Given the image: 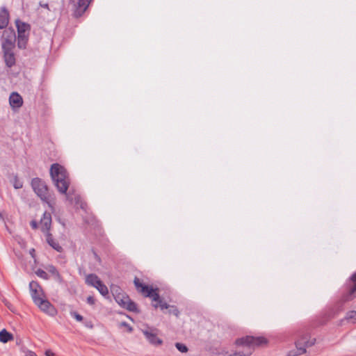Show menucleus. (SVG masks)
Segmentation results:
<instances>
[{
    "mask_svg": "<svg viewBox=\"0 0 356 356\" xmlns=\"http://www.w3.org/2000/svg\"><path fill=\"white\" fill-rule=\"evenodd\" d=\"M46 236V241L47 243L55 250H56L58 252H61L63 251V248L58 242H57L52 236V234L47 232V233L45 234Z\"/></svg>",
    "mask_w": 356,
    "mask_h": 356,
    "instance_id": "f3484780",
    "label": "nucleus"
},
{
    "mask_svg": "<svg viewBox=\"0 0 356 356\" xmlns=\"http://www.w3.org/2000/svg\"><path fill=\"white\" fill-rule=\"evenodd\" d=\"M95 298L92 296H88L87 298V302L90 305H94L95 304Z\"/></svg>",
    "mask_w": 356,
    "mask_h": 356,
    "instance_id": "c756f323",
    "label": "nucleus"
},
{
    "mask_svg": "<svg viewBox=\"0 0 356 356\" xmlns=\"http://www.w3.org/2000/svg\"><path fill=\"white\" fill-rule=\"evenodd\" d=\"M91 1L92 0H72L74 17H81L88 8Z\"/></svg>",
    "mask_w": 356,
    "mask_h": 356,
    "instance_id": "1a4fd4ad",
    "label": "nucleus"
},
{
    "mask_svg": "<svg viewBox=\"0 0 356 356\" xmlns=\"http://www.w3.org/2000/svg\"><path fill=\"white\" fill-rule=\"evenodd\" d=\"M26 356H37L36 354L32 351H29L27 354H26Z\"/></svg>",
    "mask_w": 356,
    "mask_h": 356,
    "instance_id": "473e14b6",
    "label": "nucleus"
},
{
    "mask_svg": "<svg viewBox=\"0 0 356 356\" xmlns=\"http://www.w3.org/2000/svg\"><path fill=\"white\" fill-rule=\"evenodd\" d=\"M267 343V340L263 337L246 336L238 339L236 344L243 348L230 356H249L256 347L262 346Z\"/></svg>",
    "mask_w": 356,
    "mask_h": 356,
    "instance_id": "f03ea898",
    "label": "nucleus"
},
{
    "mask_svg": "<svg viewBox=\"0 0 356 356\" xmlns=\"http://www.w3.org/2000/svg\"><path fill=\"white\" fill-rule=\"evenodd\" d=\"M115 300L122 307L130 312L137 311V306L136 303L131 301L127 296L119 293L115 296Z\"/></svg>",
    "mask_w": 356,
    "mask_h": 356,
    "instance_id": "6e6552de",
    "label": "nucleus"
},
{
    "mask_svg": "<svg viewBox=\"0 0 356 356\" xmlns=\"http://www.w3.org/2000/svg\"><path fill=\"white\" fill-rule=\"evenodd\" d=\"M346 318L350 323H356V311H350L346 314Z\"/></svg>",
    "mask_w": 356,
    "mask_h": 356,
    "instance_id": "4be33fe9",
    "label": "nucleus"
},
{
    "mask_svg": "<svg viewBox=\"0 0 356 356\" xmlns=\"http://www.w3.org/2000/svg\"><path fill=\"white\" fill-rule=\"evenodd\" d=\"M40 229L45 234L49 232L51 225V215L44 212L40 222Z\"/></svg>",
    "mask_w": 356,
    "mask_h": 356,
    "instance_id": "4468645a",
    "label": "nucleus"
},
{
    "mask_svg": "<svg viewBox=\"0 0 356 356\" xmlns=\"http://www.w3.org/2000/svg\"><path fill=\"white\" fill-rule=\"evenodd\" d=\"M35 274L40 278L44 280H48L49 275L48 274L43 270L39 268L37 270H35Z\"/></svg>",
    "mask_w": 356,
    "mask_h": 356,
    "instance_id": "5701e85b",
    "label": "nucleus"
},
{
    "mask_svg": "<svg viewBox=\"0 0 356 356\" xmlns=\"http://www.w3.org/2000/svg\"><path fill=\"white\" fill-rule=\"evenodd\" d=\"M120 326L121 327H125V328L127 329L129 332H131L132 330H133L132 327L126 322H122L120 323Z\"/></svg>",
    "mask_w": 356,
    "mask_h": 356,
    "instance_id": "cd10ccee",
    "label": "nucleus"
},
{
    "mask_svg": "<svg viewBox=\"0 0 356 356\" xmlns=\"http://www.w3.org/2000/svg\"><path fill=\"white\" fill-rule=\"evenodd\" d=\"M14 49H2L3 60L8 67H12L15 65L16 58Z\"/></svg>",
    "mask_w": 356,
    "mask_h": 356,
    "instance_id": "ddd939ff",
    "label": "nucleus"
},
{
    "mask_svg": "<svg viewBox=\"0 0 356 356\" xmlns=\"http://www.w3.org/2000/svg\"><path fill=\"white\" fill-rule=\"evenodd\" d=\"M51 177L61 194H65L67 200L75 204H79L81 201V197L79 195H71L70 192L67 193L70 184L69 175L65 168L58 163H54L50 168Z\"/></svg>",
    "mask_w": 356,
    "mask_h": 356,
    "instance_id": "f257e3e1",
    "label": "nucleus"
},
{
    "mask_svg": "<svg viewBox=\"0 0 356 356\" xmlns=\"http://www.w3.org/2000/svg\"><path fill=\"white\" fill-rule=\"evenodd\" d=\"M175 346L181 353H186L188 351V348L183 343H176Z\"/></svg>",
    "mask_w": 356,
    "mask_h": 356,
    "instance_id": "393cba45",
    "label": "nucleus"
},
{
    "mask_svg": "<svg viewBox=\"0 0 356 356\" xmlns=\"http://www.w3.org/2000/svg\"><path fill=\"white\" fill-rule=\"evenodd\" d=\"M49 271L54 275H59L58 270L54 266H50L48 268Z\"/></svg>",
    "mask_w": 356,
    "mask_h": 356,
    "instance_id": "c85d7f7f",
    "label": "nucleus"
},
{
    "mask_svg": "<svg viewBox=\"0 0 356 356\" xmlns=\"http://www.w3.org/2000/svg\"><path fill=\"white\" fill-rule=\"evenodd\" d=\"M168 312L169 314H173L175 316L178 317L179 315V311L177 308V307L173 305H170V307L168 308Z\"/></svg>",
    "mask_w": 356,
    "mask_h": 356,
    "instance_id": "b1692460",
    "label": "nucleus"
},
{
    "mask_svg": "<svg viewBox=\"0 0 356 356\" xmlns=\"http://www.w3.org/2000/svg\"><path fill=\"white\" fill-rule=\"evenodd\" d=\"M17 29V46L19 49H25L30 30L29 24L17 19L15 22Z\"/></svg>",
    "mask_w": 356,
    "mask_h": 356,
    "instance_id": "423d86ee",
    "label": "nucleus"
},
{
    "mask_svg": "<svg viewBox=\"0 0 356 356\" xmlns=\"http://www.w3.org/2000/svg\"><path fill=\"white\" fill-rule=\"evenodd\" d=\"M46 356H54V353L49 350L45 351Z\"/></svg>",
    "mask_w": 356,
    "mask_h": 356,
    "instance_id": "2f4dec72",
    "label": "nucleus"
},
{
    "mask_svg": "<svg viewBox=\"0 0 356 356\" xmlns=\"http://www.w3.org/2000/svg\"><path fill=\"white\" fill-rule=\"evenodd\" d=\"M9 103L13 108H19L22 106V97L17 92H12L9 97Z\"/></svg>",
    "mask_w": 356,
    "mask_h": 356,
    "instance_id": "2eb2a0df",
    "label": "nucleus"
},
{
    "mask_svg": "<svg viewBox=\"0 0 356 356\" xmlns=\"http://www.w3.org/2000/svg\"><path fill=\"white\" fill-rule=\"evenodd\" d=\"M35 252V250H34V249H31V250H30V254H31V255H33V252Z\"/></svg>",
    "mask_w": 356,
    "mask_h": 356,
    "instance_id": "72a5a7b5",
    "label": "nucleus"
},
{
    "mask_svg": "<svg viewBox=\"0 0 356 356\" xmlns=\"http://www.w3.org/2000/svg\"><path fill=\"white\" fill-rule=\"evenodd\" d=\"M35 304L40 308L41 311L47 314L48 315L54 316L57 313L56 309L51 303H50V302H49L45 298V297L40 300L38 299L35 300Z\"/></svg>",
    "mask_w": 356,
    "mask_h": 356,
    "instance_id": "9d476101",
    "label": "nucleus"
},
{
    "mask_svg": "<svg viewBox=\"0 0 356 356\" xmlns=\"http://www.w3.org/2000/svg\"><path fill=\"white\" fill-rule=\"evenodd\" d=\"M134 282L138 292L142 293L145 297H149L152 300V301L156 302L155 304H153L154 307H160L162 310L164 309H168L170 307L169 305L161 300L160 296L157 292V289H154L153 288L143 284L137 277L134 279Z\"/></svg>",
    "mask_w": 356,
    "mask_h": 356,
    "instance_id": "7ed1b4c3",
    "label": "nucleus"
},
{
    "mask_svg": "<svg viewBox=\"0 0 356 356\" xmlns=\"http://www.w3.org/2000/svg\"><path fill=\"white\" fill-rule=\"evenodd\" d=\"M102 281L95 274H89L86 277V283L91 286L95 287V286L98 285Z\"/></svg>",
    "mask_w": 356,
    "mask_h": 356,
    "instance_id": "a211bd4d",
    "label": "nucleus"
},
{
    "mask_svg": "<svg viewBox=\"0 0 356 356\" xmlns=\"http://www.w3.org/2000/svg\"><path fill=\"white\" fill-rule=\"evenodd\" d=\"M354 286L350 289L348 293L343 298V301H349L353 299V295L356 292V273L351 277Z\"/></svg>",
    "mask_w": 356,
    "mask_h": 356,
    "instance_id": "aec40b11",
    "label": "nucleus"
},
{
    "mask_svg": "<svg viewBox=\"0 0 356 356\" xmlns=\"http://www.w3.org/2000/svg\"><path fill=\"white\" fill-rule=\"evenodd\" d=\"M31 187L37 195L38 197L43 202L47 203L50 207H52L51 204V195L49 192V188L45 183L42 179L35 177L31 180Z\"/></svg>",
    "mask_w": 356,
    "mask_h": 356,
    "instance_id": "20e7f679",
    "label": "nucleus"
},
{
    "mask_svg": "<svg viewBox=\"0 0 356 356\" xmlns=\"http://www.w3.org/2000/svg\"><path fill=\"white\" fill-rule=\"evenodd\" d=\"M31 226L33 229H36L38 227V223L35 220H32L31 222Z\"/></svg>",
    "mask_w": 356,
    "mask_h": 356,
    "instance_id": "7c9ffc66",
    "label": "nucleus"
},
{
    "mask_svg": "<svg viewBox=\"0 0 356 356\" xmlns=\"http://www.w3.org/2000/svg\"><path fill=\"white\" fill-rule=\"evenodd\" d=\"M316 339L312 338L309 334H305L299 338L295 343L296 349L289 351L287 356H298L306 353V348L313 346Z\"/></svg>",
    "mask_w": 356,
    "mask_h": 356,
    "instance_id": "39448f33",
    "label": "nucleus"
},
{
    "mask_svg": "<svg viewBox=\"0 0 356 356\" xmlns=\"http://www.w3.org/2000/svg\"><path fill=\"white\" fill-rule=\"evenodd\" d=\"M16 41V34L14 29H6L3 32L1 37L2 49H15Z\"/></svg>",
    "mask_w": 356,
    "mask_h": 356,
    "instance_id": "0eeeda50",
    "label": "nucleus"
},
{
    "mask_svg": "<svg viewBox=\"0 0 356 356\" xmlns=\"http://www.w3.org/2000/svg\"><path fill=\"white\" fill-rule=\"evenodd\" d=\"M95 288L97 289L103 296L105 297L108 295V288L102 282L95 286Z\"/></svg>",
    "mask_w": 356,
    "mask_h": 356,
    "instance_id": "412c9836",
    "label": "nucleus"
},
{
    "mask_svg": "<svg viewBox=\"0 0 356 356\" xmlns=\"http://www.w3.org/2000/svg\"><path fill=\"white\" fill-rule=\"evenodd\" d=\"M13 186H14L15 188L19 189V188H22L23 184L17 179H15Z\"/></svg>",
    "mask_w": 356,
    "mask_h": 356,
    "instance_id": "bb28decb",
    "label": "nucleus"
},
{
    "mask_svg": "<svg viewBox=\"0 0 356 356\" xmlns=\"http://www.w3.org/2000/svg\"><path fill=\"white\" fill-rule=\"evenodd\" d=\"M70 314L72 317H74L77 321H83V316L76 312H71Z\"/></svg>",
    "mask_w": 356,
    "mask_h": 356,
    "instance_id": "a878e982",
    "label": "nucleus"
},
{
    "mask_svg": "<svg viewBox=\"0 0 356 356\" xmlns=\"http://www.w3.org/2000/svg\"><path fill=\"white\" fill-rule=\"evenodd\" d=\"M29 289L34 303H35V300L38 299L40 300L44 297L42 289L37 282H31Z\"/></svg>",
    "mask_w": 356,
    "mask_h": 356,
    "instance_id": "f8f14e48",
    "label": "nucleus"
},
{
    "mask_svg": "<svg viewBox=\"0 0 356 356\" xmlns=\"http://www.w3.org/2000/svg\"><path fill=\"white\" fill-rule=\"evenodd\" d=\"M9 22V13L6 7L0 8V29L6 28Z\"/></svg>",
    "mask_w": 356,
    "mask_h": 356,
    "instance_id": "dca6fc26",
    "label": "nucleus"
},
{
    "mask_svg": "<svg viewBox=\"0 0 356 356\" xmlns=\"http://www.w3.org/2000/svg\"><path fill=\"white\" fill-rule=\"evenodd\" d=\"M142 332L151 344L154 346H159L162 344L163 341L157 337L155 330L147 328L142 330Z\"/></svg>",
    "mask_w": 356,
    "mask_h": 356,
    "instance_id": "9b49d317",
    "label": "nucleus"
},
{
    "mask_svg": "<svg viewBox=\"0 0 356 356\" xmlns=\"http://www.w3.org/2000/svg\"><path fill=\"white\" fill-rule=\"evenodd\" d=\"M13 335L8 332L6 329H3L0 331V341L6 343L10 341L13 340Z\"/></svg>",
    "mask_w": 356,
    "mask_h": 356,
    "instance_id": "6ab92c4d",
    "label": "nucleus"
}]
</instances>
